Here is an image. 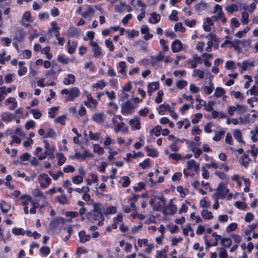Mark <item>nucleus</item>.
Returning <instances> with one entry per match:
<instances>
[{"label": "nucleus", "mask_w": 258, "mask_h": 258, "mask_svg": "<svg viewBox=\"0 0 258 258\" xmlns=\"http://www.w3.org/2000/svg\"><path fill=\"white\" fill-rule=\"evenodd\" d=\"M134 109L133 104L130 101H126L121 106V112L122 114H131Z\"/></svg>", "instance_id": "nucleus-4"}, {"label": "nucleus", "mask_w": 258, "mask_h": 258, "mask_svg": "<svg viewBox=\"0 0 258 258\" xmlns=\"http://www.w3.org/2000/svg\"><path fill=\"white\" fill-rule=\"evenodd\" d=\"M56 157L58 159V165L61 166L66 161V158L62 153H59L56 154Z\"/></svg>", "instance_id": "nucleus-33"}, {"label": "nucleus", "mask_w": 258, "mask_h": 258, "mask_svg": "<svg viewBox=\"0 0 258 258\" xmlns=\"http://www.w3.org/2000/svg\"><path fill=\"white\" fill-rule=\"evenodd\" d=\"M40 252L44 255H47L50 251V248L47 246H42L40 249Z\"/></svg>", "instance_id": "nucleus-57"}, {"label": "nucleus", "mask_w": 258, "mask_h": 258, "mask_svg": "<svg viewBox=\"0 0 258 258\" xmlns=\"http://www.w3.org/2000/svg\"><path fill=\"white\" fill-rule=\"evenodd\" d=\"M241 21L243 25L247 24L248 23V14L247 12H244L242 13Z\"/></svg>", "instance_id": "nucleus-40"}, {"label": "nucleus", "mask_w": 258, "mask_h": 258, "mask_svg": "<svg viewBox=\"0 0 258 258\" xmlns=\"http://www.w3.org/2000/svg\"><path fill=\"white\" fill-rule=\"evenodd\" d=\"M62 94L68 95L67 99L69 101H74L80 95L79 89L77 87H73L70 89H63L61 91Z\"/></svg>", "instance_id": "nucleus-2"}, {"label": "nucleus", "mask_w": 258, "mask_h": 258, "mask_svg": "<svg viewBox=\"0 0 258 258\" xmlns=\"http://www.w3.org/2000/svg\"><path fill=\"white\" fill-rule=\"evenodd\" d=\"M128 130L127 128L125 126L124 123L122 121H120L117 123V125L115 128V132L117 133L120 131L123 133H126Z\"/></svg>", "instance_id": "nucleus-19"}, {"label": "nucleus", "mask_w": 258, "mask_h": 258, "mask_svg": "<svg viewBox=\"0 0 258 258\" xmlns=\"http://www.w3.org/2000/svg\"><path fill=\"white\" fill-rule=\"evenodd\" d=\"M125 10V4L120 3L119 5H117L115 6V10L116 12H118L120 13L123 12Z\"/></svg>", "instance_id": "nucleus-43"}, {"label": "nucleus", "mask_w": 258, "mask_h": 258, "mask_svg": "<svg viewBox=\"0 0 258 258\" xmlns=\"http://www.w3.org/2000/svg\"><path fill=\"white\" fill-rule=\"evenodd\" d=\"M146 151L148 152V155L149 156H151L152 157H156L158 156L159 153L155 149L153 148H149V147H146Z\"/></svg>", "instance_id": "nucleus-26"}, {"label": "nucleus", "mask_w": 258, "mask_h": 258, "mask_svg": "<svg viewBox=\"0 0 258 258\" xmlns=\"http://www.w3.org/2000/svg\"><path fill=\"white\" fill-rule=\"evenodd\" d=\"M171 109V107L169 105L161 104L157 108L158 113L160 115H164L165 111L168 110L170 112Z\"/></svg>", "instance_id": "nucleus-22"}, {"label": "nucleus", "mask_w": 258, "mask_h": 258, "mask_svg": "<svg viewBox=\"0 0 258 258\" xmlns=\"http://www.w3.org/2000/svg\"><path fill=\"white\" fill-rule=\"evenodd\" d=\"M43 143L44 144V148L45 151L44 153L45 154H50L52 152H54L55 151V148L53 146H50L48 142L45 140L43 141Z\"/></svg>", "instance_id": "nucleus-18"}, {"label": "nucleus", "mask_w": 258, "mask_h": 258, "mask_svg": "<svg viewBox=\"0 0 258 258\" xmlns=\"http://www.w3.org/2000/svg\"><path fill=\"white\" fill-rule=\"evenodd\" d=\"M75 82V76L72 74H69L67 75V78L63 79V82L65 85H68L70 84H73Z\"/></svg>", "instance_id": "nucleus-21"}, {"label": "nucleus", "mask_w": 258, "mask_h": 258, "mask_svg": "<svg viewBox=\"0 0 258 258\" xmlns=\"http://www.w3.org/2000/svg\"><path fill=\"white\" fill-rule=\"evenodd\" d=\"M166 200H162V201H159L157 202L153 206V209L156 211H160L163 213V210H164L165 205H166Z\"/></svg>", "instance_id": "nucleus-14"}, {"label": "nucleus", "mask_w": 258, "mask_h": 258, "mask_svg": "<svg viewBox=\"0 0 258 258\" xmlns=\"http://www.w3.org/2000/svg\"><path fill=\"white\" fill-rule=\"evenodd\" d=\"M225 10L230 13H232L234 12H236L238 10V7L235 4H232L230 6H228L226 7Z\"/></svg>", "instance_id": "nucleus-36"}, {"label": "nucleus", "mask_w": 258, "mask_h": 258, "mask_svg": "<svg viewBox=\"0 0 258 258\" xmlns=\"http://www.w3.org/2000/svg\"><path fill=\"white\" fill-rule=\"evenodd\" d=\"M88 102H85V104L87 107H92V106L89 104L90 103H92L94 106H96L97 102L96 100H94L91 95L89 94L87 95Z\"/></svg>", "instance_id": "nucleus-38"}, {"label": "nucleus", "mask_w": 258, "mask_h": 258, "mask_svg": "<svg viewBox=\"0 0 258 258\" xmlns=\"http://www.w3.org/2000/svg\"><path fill=\"white\" fill-rule=\"evenodd\" d=\"M1 117L4 121L9 122L13 120L16 117V115L8 112H5L1 114Z\"/></svg>", "instance_id": "nucleus-13"}, {"label": "nucleus", "mask_w": 258, "mask_h": 258, "mask_svg": "<svg viewBox=\"0 0 258 258\" xmlns=\"http://www.w3.org/2000/svg\"><path fill=\"white\" fill-rule=\"evenodd\" d=\"M68 35L70 37H73L78 34V30L75 27H71L68 30Z\"/></svg>", "instance_id": "nucleus-34"}, {"label": "nucleus", "mask_w": 258, "mask_h": 258, "mask_svg": "<svg viewBox=\"0 0 258 258\" xmlns=\"http://www.w3.org/2000/svg\"><path fill=\"white\" fill-rule=\"evenodd\" d=\"M177 12L176 10H172L171 14L169 16V19L171 21H177L178 18L177 16Z\"/></svg>", "instance_id": "nucleus-45"}, {"label": "nucleus", "mask_w": 258, "mask_h": 258, "mask_svg": "<svg viewBox=\"0 0 258 258\" xmlns=\"http://www.w3.org/2000/svg\"><path fill=\"white\" fill-rule=\"evenodd\" d=\"M77 45L76 41H72V44L70 40L68 41V51L70 54H73L75 52Z\"/></svg>", "instance_id": "nucleus-24"}, {"label": "nucleus", "mask_w": 258, "mask_h": 258, "mask_svg": "<svg viewBox=\"0 0 258 258\" xmlns=\"http://www.w3.org/2000/svg\"><path fill=\"white\" fill-rule=\"evenodd\" d=\"M217 190L220 192L221 195V198H224L228 192H229V189L226 187L225 184L221 182L219 184L218 187H217Z\"/></svg>", "instance_id": "nucleus-9"}, {"label": "nucleus", "mask_w": 258, "mask_h": 258, "mask_svg": "<svg viewBox=\"0 0 258 258\" xmlns=\"http://www.w3.org/2000/svg\"><path fill=\"white\" fill-rule=\"evenodd\" d=\"M105 115L104 113H98L93 114L92 116V119L97 123H101L104 121Z\"/></svg>", "instance_id": "nucleus-16"}, {"label": "nucleus", "mask_w": 258, "mask_h": 258, "mask_svg": "<svg viewBox=\"0 0 258 258\" xmlns=\"http://www.w3.org/2000/svg\"><path fill=\"white\" fill-rule=\"evenodd\" d=\"M230 95L233 96L235 98H239L241 100L243 99L242 94L239 91H231L230 92Z\"/></svg>", "instance_id": "nucleus-47"}, {"label": "nucleus", "mask_w": 258, "mask_h": 258, "mask_svg": "<svg viewBox=\"0 0 258 258\" xmlns=\"http://www.w3.org/2000/svg\"><path fill=\"white\" fill-rule=\"evenodd\" d=\"M73 182L75 184H78L81 183L83 181L82 176L80 175H77L74 176L72 178Z\"/></svg>", "instance_id": "nucleus-44"}, {"label": "nucleus", "mask_w": 258, "mask_h": 258, "mask_svg": "<svg viewBox=\"0 0 258 258\" xmlns=\"http://www.w3.org/2000/svg\"><path fill=\"white\" fill-rule=\"evenodd\" d=\"M225 93V90L221 87H217L216 88L214 94L211 97H215L217 98L220 97Z\"/></svg>", "instance_id": "nucleus-25"}, {"label": "nucleus", "mask_w": 258, "mask_h": 258, "mask_svg": "<svg viewBox=\"0 0 258 258\" xmlns=\"http://www.w3.org/2000/svg\"><path fill=\"white\" fill-rule=\"evenodd\" d=\"M35 125V122L33 120H29L27 121L25 125V129L28 130L31 127H34Z\"/></svg>", "instance_id": "nucleus-60"}, {"label": "nucleus", "mask_w": 258, "mask_h": 258, "mask_svg": "<svg viewBox=\"0 0 258 258\" xmlns=\"http://www.w3.org/2000/svg\"><path fill=\"white\" fill-rule=\"evenodd\" d=\"M148 93L149 96H151L152 92L154 91L157 90L159 88L158 82H152L149 83L147 86Z\"/></svg>", "instance_id": "nucleus-15"}, {"label": "nucleus", "mask_w": 258, "mask_h": 258, "mask_svg": "<svg viewBox=\"0 0 258 258\" xmlns=\"http://www.w3.org/2000/svg\"><path fill=\"white\" fill-rule=\"evenodd\" d=\"M255 86H252L250 89L247 91V93H250L251 95L258 96V90L255 89Z\"/></svg>", "instance_id": "nucleus-64"}, {"label": "nucleus", "mask_w": 258, "mask_h": 258, "mask_svg": "<svg viewBox=\"0 0 258 258\" xmlns=\"http://www.w3.org/2000/svg\"><path fill=\"white\" fill-rule=\"evenodd\" d=\"M31 112L35 119H39L41 117V113L38 110L33 109L31 110Z\"/></svg>", "instance_id": "nucleus-56"}, {"label": "nucleus", "mask_w": 258, "mask_h": 258, "mask_svg": "<svg viewBox=\"0 0 258 258\" xmlns=\"http://www.w3.org/2000/svg\"><path fill=\"white\" fill-rule=\"evenodd\" d=\"M250 159L246 155H243L240 159V163L241 165L243 166L245 168H247L249 165Z\"/></svg>", "instance_id": "nucleus-23"}, {"label": "nucleus", "mask_w": 258, "mask_h": 258, "mask_svg": "<svg viewBox=\"0 0 258 258\" xmlns=\"http://www.w3.org/2000/svg\"><path fill=\"white\" fill-rule=\"evenodd\" d=\"M25 34L23 32L22 29L18 28L15 30L14 38L18 42L22 41L24 38Z\"/></svg>", "instance_id": "nucleus-8"}, {"label": "nucleus", "mask_w": 258, "mask_h": 258, "mask_svg": "<svg viewBox=\"0 0 258 258\" xmlns=\"http://www.w3.org/2000/svg\"><path fill=\"white\" fill-rule=\"evenodd\" d=\"M214 13L216 14V15L213 16L211 17V19L213 21H218L220 20L221 17H222L224 15V14L222 12V7L219 5H216L215 6Z\"/></svg>", "instance_id": "nucleus-5"}, {"label": "nucleus", "mask_w": 258, "mask_h": 258, "mask_svg": "<svg viewBox=\"0 0 258 258\" xmlns=\"http://www.w3.org/2000/svg\"><path fill=\"white\" fill-rule=\"evenodd\" d=\"M233 136L234 138L237 140V141L239 143L242 142V135L240 130H235L233 131Z\"/></svg>", "instance_id": "nucleus-32"}, {"label": "nucleus", "mask_w": 258, "mask_h": 258, "mask_svg": "<svg viewBox=\"0 0 258 258\" xmlns=\"http://www.w3.org/2000/svg\"><path fill=\"white\" fill-rule=\"evenodd\" d=\"M126 68V63L124 61H120L119 63V67H118V71L121 74H124L125 73V69Z\"/></svg>", "instance_id": "nucleus-48"}, {"label": "nucleus", "mask_w": 258, "mask_h": 258, "mask_svg": "<svg viewBox=\"0 0 258 258\" xmlns=\"http://www.w3.org/2000/svg\"><path fill=\"white\" fill-rule=\"evenodd\" d=\"M12 233L15 235H24L25 232L22 228H14Z\"/></svg>", "instance_id": "nucleus-49"}, {"label": "nucleus", "mask_w": 258, "mask_h": 258, "mask_svg": "<svg viewBox=\"0 0 258 258\" xmlns=\"http://www.w3.org/2000/svg\"><path fill=\"white\" fill-rule=\"evenodd\" d=\"M187 84V83L186 81L182 80V81H179L176 82V87L178 89H182L184 88L185 86H186Z\"/></svg>", "instance_id": "nucleus-59"}, {"label": "nucleus", "mask_w": 258, "mask_h": 258, "mask_svg": "<svg viewBox=\"0 0 258 258\" xmlns=\"http://www.w3.org/2000/svg\"><path fill=\"white\" fill-rule=\"evenodd\" d=\"M56 136V133L54 131L52 128H49L46 135L45 136V138H54Z\"/></svg>", "instance_id": "nucleus-53"}, {"label": "nucleus", "mask_w": 258, "mask_h": 258, "mask_svg": "<svg viewBox=\"0 0 258 258\" xmlns=\"http://www.w3.org/2000/svg\"><path fill=\"white\" fill-rule=\"evenodd\" d=\"M201 214L203 218L205 219H211L213 217L212 212L205 209L202 211Z\"/></svg>", "instance_id": "nucleus-30"}, {"label": "nucleus", "mask_w": 258, "mask_h": 258, "mask_svg": "<svg viewBox=\"0 0 258 258\" xmlns=\"http://www.w3.org/2000/svg\"><path fill=\"white\" fill-rule=\"evenodd\" d=\"M129 124L133 130H139L141 128L140 119L138 117H135L129 121Z\"/></svg>", "instance_id": "nucleus-7"}, {"label": "nucleus", "mask_w": 258, "mask_h": 258, "mask_svg": "<svg viewBox=\"0 0 258 258\" xmlns=\"http://www.w3.org/2000/svg\"><path fill=\"white\" fill-rule=\"evenodd\" d=\"M254 61L244 60L242 62H238L237 66L241 68V71H245L249 67L254 66Z\"/></svg>", "instance_id": "nucleus-10"}, {"label": "nucleus", "mask_w": 258, "mask_h": 258, "mask_svg": "<svg viewBox=\"0 0 258 258\" xmlns=\"http://www.w3.org/2000/svg\"><path fill=\"white\" fill-rule=\"evenodd\" d=\"M236 111L238 114H241L246 111L247 107L244 105L236 104Z\"/></svg>", "instance_id": "nucleus-35"}, {"label": "nucleus", "mask_w": 258, "mask_h": 258, "mask_svg": "<svg viewBox=\"0 0 258 258\" xmlns=\"http://www.w3.org/2000/svg\"><path fill=\"white\" fill-rule=\"evenodd\" d=\"M171 49L173 52H177L182 49V43L179 40H175L171 44Z\"/></svg>", "instance_id": "nucleus-11"}, {"label": "nucleus", "mask_w": 258, "mask_h": 258, "mask_svg": "<svg viewBox=\"0 0 258 258\" xmlns=\"http://www.w3.org/2000/svg\"><path fill=\"white\" fill-rule=\"evenodd\" d=\"M191 149L192 152L194 153V156L196 158H198L202 153V151L200 149L196 148L195 147H191Z\"/></svg>", "instance_id": "nucleus-46"}, {"label": "nucleus", "mask_w": 258, "mask_h": 258, "mask_svg": "<svg viewBox=\"0 0 258 258\" xmlns=\"http://www.w3.org/2000/svg\"><path fill=\"white\" fill-rule=\"evenodd\" d=\"M225 134L224 131H221L220 132H216L213 140L215 141H219L222 137Z\"/></svg>", "instance_id": "nucleus-37"}, {"label": "nucleus", "mask_w": 258, "mask_h": 258, "mask_svg": "<svg viewBox=\"0 0 258 258\" xmlns=\"http://www.w3.org/2000/svg\"><path fill=\"white\" fill-rule=\"evenodd\" d=\"M207 7V4L205 2H202L196 6V10L199 14L202 15L206 11Z\"/></svg>", "instance_id": "nucleus-12"}, {"label": "nucleus", "mask_w": 258, "mask_h": 258, "mask_svg": "<svg viewBox=\"0 0 258 258\" xmlns=\"http://www.w3.org/2000/svg\"><path fill=\"white\" fill-rule=\"evenodd\" d=\"M188 230H189L190 232V236L194 237L195 236L194 230L191 228L189 224L186 225L185 227L183 229V233L184 235L187 236L188 235Z\"/></svg>", "instance_id": "nucleus-28"}, {"label": "nucleus", "mask_w": 258, "mask_h": 258, "mask_svg": "<svg viewBox=\"0 0 258 258\" xmlns=\"http://www.w3.org/2000/svg\"><path fill=\"white\" fill-rule=\"evenodd\" d=\"M94 12L95 11L94 9L92 8L91 6H89L88 10L82 14V16L84 18H86L90 16H92L94 14Z\"/></svg>", "instance_id": "nucleus-27"}, {"label": "nucleus", "mask_w": 258, "mask_h": 258, "mask_svg": "<svg viewBox=\"0 0 258 258\" xmlns=\"http://www.w3.org/2000/svg\"><path fill=\"white\" fill-rule=\"evenodd\" d=\"M219 256L220 258H228L227 252L224 247H221L220 248Z\"/></svg>", "instance_id": "nucleus-50"}, {"label": "nucleus", "mask_w": 258, "mask_h": 258, "mask_svg": "<svg viewBox=\"0 0 258 258\" xmlns=\"http://www.w3.org/2000/svg\"><path fill=\"white\" fill-rule=\"evenodd\" d=\"M90 44L92 47L94 56L96 58L99 57L102 54L101 48L97 43L94 41H90Z\"/></svg>", "instance_id": "nucleus-6"}, {"label": "nucleus", "mask_w": 258, "mask_h": 258, "mask_svg": "<svg viewBox=\"0 0 258 258\" xmlns=\"http://www.w3.org/2000/svg\"><path fill=\"white\" fill-rule=\"evenodd\" d=\"M93 151L95 153H98L99 155H102L104 153L103 149L98 144L94 145Z\"/></svg>", "instance_id": "nucleus-39"}, {"label": "nucleus", "mask_w": 258, "mask_h": 258, "mask_svg": "<svg viewBox=\"0 0 258 258\" xmlns=\"http://www.w3.org/2000/svg\"><path fill=\"white\" fill-rule=\"evenodd\" d=\"M221 243L225 247H229L231 245L232 241L230 238L221 237Z\"/></svg>", "instance_id": "nucleus-31"}, {"label": "nucleus", "mask_w": 258, "mask_h": 258, "mask_svg": "<svg viewBox=\"0 0 258 258\" xmlns=\"http://www.w3.org/2000/svg\"><path fill=\"white\" fill-rule=\"evenodd\" d=\"M213 23L211 18L209 17L206 19L205 21L203 24V28L205 31L209 32L211 31V26L213 25Z\"/></svg>", "instance_id": "nucleus-20"}, {"label": "nucleus", "mask_w": 258, "mask_h": 258, "mask_svg": "<svg viewBox=\"0 0 258 258\" xmlns=\"http://www.w3.org/2000/svg\"><path fill=\"white\" fill-rule=\"evenodd\" d=\"M234 205L237 208H238L239 209H241V210H244L246 207V205L245 203L242 202H240V201L236 202L235 203Z\"/></svg>", "instance_id": "nucleus-55"}, {"label": "nucleus", "mask_w": 258, "mask_h": 258, "mask_svg": "<svg viewBox=\"0 0 258 258\" xmlns=\"http://www.w3.org/2000/svg\"><path fill=\"white\" fill-rule=\"evenodd\" d=\"M237 228V224L235 223H232L229 224L226 228V231L227 232H230Z\"/></svg>", "instance_id": "nucleus-63"}, {"label": "nucleus", "mask_w": 258, "mask_h": 258, "mask_svg": "<svg viewBox=\"0 0 258 258\" xmlns=\"http://www.w3.org/2000/svg\"><path fill=\"white\" fill-rule=\"evenodd\" d=\"M79 241L81 243H85L90 240L91 237L89 235L86 234L85 231H81L79 233Z\"/></svg>", "instance_id": "nucleus-17"}, {"label": "nucleus", "mask_w": 258, "mask_h": 258, "mask_svg": "<svg viewBox=\"0 0 258 258\" xmlns=\"http://www.w3.org/2000/svg\"><path fill=\"white\" fill-rule=\"evenodd\" d=\"M126 32L127 33V36L132 38L136 36H138V35H139V32L137 31H136L135 30H132L131 31L129 30H127L126 31Z\"/></svg>", "instance_id": "nucleus-61"}, {"label": "nucleus", "mask_w": 258, "mask_h": 258, "mask_svg": "<svg viewBox=\"0 0 258 258\" xmlns=\"http://www.w3.org/2000/svg\"><path fill=\"white\" fill-rule=\"evenodd\" d=\"M177 211L176 206L173 204L172 200H170L169 203L167 205H165V207L163 210L164 215H173Z\"/></svg>", "instance_id": "nucleus-3"}, {"label": "nucleus", "mask_w": 258, "mask_h": 258, "mask_svg": "<svg viewBox=\"0 0 258 258\" xmlns=\"http://www.w3.org/2000/svg\"><path fill=\"white\" fill-rule=\"evenodd\" d=\"M163 95V92L162 90L158 91L157 93V97L155 99L156 103L159 104L162 101V96Z\"/></svg>", "instance_id": "nucleus-54"}, {"label": "nucleus", "mask_w": 258, "mask_h": 258, "mask_svg": "<svg viewBox=\"0 0 258 258\" xmlns=\"http://www.w3.org/2000/svg\"><path fill=\"white\" fill-rule=\"evenodd\" d=\"M214 86L213 84L210 82V86H205L204 87V92L207 94H210L213 91Z\"/></svg>", "instance_id": "nucleus-41"}, {"label": "nucleus", "mask_w": 258, "mask_h": 258, "mask_svg": "<svg viewBox=\"0 0 258 258\" xmlns=\"http://www.w3.org/2000/svg\"><path fill=\"white\" fill-rule=\"evenodd\" d=\"M102 206L99 203H95L93 205L92 211L87 214V218L92 222H97V224L101 226L104 217L101 212Z\"/></svg>", "instance_id": "nucleus-1"}, {"label": "nucleus", "mask_w": 258, "mask_h": 258, "mask_svg": "<svg viewBox=\"0 0 258 258\" xmlns=\"http://www.w3.org/2000/svg\"><path fill=\"white\" fill-rule=\"evenodd\" d=\"M202 117V114L200 113H197L195 114V117L191 120L193 124H196L199 122V120Z\"/></svg>", "instance_id": "nucleus-62"}, {"label": "nucleus", "mask_w": 258, "mask_h": 258, "mask_svg": "<svg viewBox=\"0 0 258 258\" xmlns=\"http://www.w3.org/2000/svg\"><path fill=\"white\" fill-rule=\"evenodd\" d=\"M174 30L175 31L183 32L185 31V29L182 26V24L181 22H178L175 25Z\"/></svg>", "instance_id": "nucleus-42"}, {"label": "nucleus", "mask_w": 258, "mask_h": 258, "mask_svg": "<svg viewBox=\"0 0 258 258\" xmlns=\"http://www.w3.org/2000/svg\"><path fill=\"white\" fill-rule=\"evenodd\" d=\"M197 163H197L194 160L188 161L186 163L187 169L188 170H190L194 168Z\"/></svg>", "instance_id": "nucleus-51"}, {"label": "nucleus", "mask_w": 258, "mask_h": 258, "mask_svg": "<svg viewBox=\"0 0 258 258\" xmlns=\"http://www.w3.org/2000/svg\"><path fill=\"white\" fill-rule=\"evenodd\" d=\"M57 60L64 64L69 63V59L66 58L64 55H59L57 57Z\"/></svg>", "instance_id": "nucleus-58"}, {"label": "nucleus", "mask_w": 258, "mask_h": 258, "mask_svg": "<svg viewBox=\"0 0 258 258\" xmlns=\"http://www.w3.org/2000/svg\"><path fill=\"white\" fill-rule=\"evenodd\" d=\"M105 86V83L103 81L100 80L97 83L93 84L92 85L93 88L102 89Z\"/></svg>", "instance_id": "nucleus-52"}, {"label": "nucleus", "mask_w": 258, "mask_h": 258, "mask_svg": "<svg viewBox=\"0 0 258 258\" xmlns=\"http://www.w3.org/2000/svg\"><path fill=\"white\" fill-rule=\"evenodd\" d=\"M160 20V16L155 13H153L151 14V18L150 19L149 22L152 24H156Z\"/></svg>", "instance_id": "nucleus-29"}]
</instances>
